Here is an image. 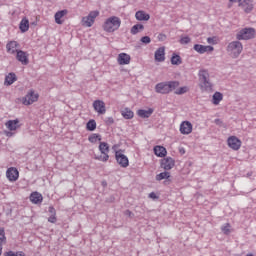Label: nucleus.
Instances as JSON below:
<instances>
[{
  "instance_id": "obj_25",
  "label": "nucleus",
  "mask_w": 256,
  "mask_h": 256,
  "mask_svg": "<svg viewBox=\"0 0 256 256\" xmlns=\"http://www.w3.org/2000/svg\"><path fill=\"white\" fill-rule=\"evenodd\" d=\"M135 17L137 21H149V19H151V16L143 10L137 11Z\"/></svg>"
},
{
  "instance_id": "obj_24",
  "label": "nucleus",
  "mask_w": 256,
  "mask_h": 256,
  "mask_svg": "<svg viewBox=\"0 0 256 256\" xmlns=\"http://www.w3.org/2000/svg\"><path fill=\"white\" fill-rule=\"evenodd\" d=\"M153 111V108H149L148 110L139 109L137 115L141 117V119H149V117L153 115Z\"/></svg>"
},
{
  "instance_id": "obj_37",
  "label": "nucleus",
  "mask_w": 256,
  "mask_h": 256,
  "mask_svg": "<svg viewBox=\"0 0 256 256\" xmlns=\"http://www.w3.org/2000/svg\"><path fill=\"white\" fill-rule=\"evenodd\" d=\"M188 91H189V87L187 86L180 87L175 90V95H184V93H187Z\"/></svg>"
},
{
  "instance_id": "obj_39",
  "label": "nucleus",
  "mask_w": 256,
  "mask_h": 256,
  "mask_svg": "<svg viewBox=\"0 0 256 256\" xmlns=\"http://www.w3.org/2000/svg\"><path fill=\"white\" fill-rule=\"evenodd\" d=\"M5 237V228H0V245L3 246V243L6 241Z\"/></svg>"
},
{
  "instance_id": "obj_19",
  "label": "nucleus",
  "mask_w": 256,
  "mask_h": 256,
  "mask_svg": "<svg viewBox=\"0 0 256 256\" xmlns=\"http://www.w3.org/2000/svg\"><path fill=\"white\" fill-rule=\"evenodd\" d=\"M239 7H241L245 13H251V11H253V0H243L239 3Z\"/></svg>"
},
{
  "instance_id": "obj_30",
  "label": "nucleus",
  "mask_w": 256,
  "mask_h": 256,
  "mask_svg": "<svg viewBox=\"0 0 256 256\" xmlns=\"http://www.w3.org/2000/svg\"><path fill=\"white\" fill-rule=\"evenodd\" d=\"M121 115L124 117V119H133V117H135V113H133V111L129 108L122 110Z\"/></svg>"
},
{
  "instance_id": "obj_34",
  "label": "nucleus",
  "mask_w": 256,
  "mask_h": 256,
  "mask_svg": "<svg viewBox=\"0 0 256 256\" xmlns=\"http://www.w3.org/2000/svg\"><path fill=\"white\" fill-rule=\"evenodd\" d=\"M181 63H183L181 56H179L178 54H173L171 57V64L172 65H181Z\"/></svg>"
},
{
  "instance_id": "obj_50",
  "label": "nucleus",
  "mask_w": 256,
  "mask_h": 256,
  "mask_svg": "<svg viewBox=\"0 0 256 256\" xmlns=\"http://www.w3.org/2000/svg\"><path fill=\"white\" fill-rule=\"evenodd\" d=\"M3 253V246L0 245V255Z\"/></svg>"
},
{
  "instance_id": "obj_36",
  "label": "nucleus",
  "mask_w": 256,
  "mask_h": 256,
  "mask_svg": "<svg viewBox=\"0 0 256 256\" xmlns=\"http://www.w3.org/2000/svg\"><path fill=\"white\" fill-rule=\"evenodd\" d=\"M221 231L222 233H224V235H230L231 231H233V229H231V224L226 223L221 227Z\"/></svg>"
},
{
  "instance_id": "obj_5",
  "label": "nucleus",
  "mask_w": 256,
  "mask_h": 256,
  "mask_svg": "<svg viewBox=\"0 0 256 256\" xmlns=\"http://www.w3.org/2000/svg\"><path fill=\"white\" fill-rule=\"evenodd\" d=\"M101 155L96 156L97 161H102V163H107L109 161V144L107 142H100L98 147Z\"/></svg>"
},
{
  "instance_id": "obj_49",
  "label": "nucleus",
  "mask_w": 256,
  "mask_h": 256,
  "mask_svg": "<svg viewBox=\"0 0 256 256\" xmlns=\"http://www.w3.org/2000/svg\"><path fill=\"white\" fill-rule=\"evenodd\" d=\"M237 1H241V0H229L230 3H237Z\"/></svg>"
},
{
  "instance_id": "obj_10",
  "label": "nucleus",
  "mask_w": 256,
  "mask_h": 256,
  "mask_svg": "<svg viewBox=\"0 0 256 256\" xmlns=\"http://www.w3.org/2000/svg\"><path fill=\"white\" fill-rule=\"evenodd\" d=\"M227 145L232 151H239L241 149V145H243V142H241V139H239L237 136H230L227 139Z\"/></svg>"
},
{
  "instance_id": "obj_27",
  "label": "nucleus",
  "mask_w": 256,
  "mask_h": 256,
  "mask_svg": "<svg viewBox=\"0 0 256 256\" xmlns=\"http://www.w3.org/2000/svg\"><path fill=\"white\" fill-rule=\"evenodd\" d=\"M21 33H27L29 31V19L23 18L19 24Z\"/></svg>"
},
{
  "instance_id": "obj_33",
  "label": "nucleus",
  "mask_w": 256,
  "mask_h": 256,
  "mask_svg": "<svg viewBox=\"0 0 256 256\" xmlns=\"http://www.w3.org/2000/svg\"><path fill=\"white\" fill-rule=\"evenodd\" d=\"M101 135L100 134H97V133H93L91 134L89 137H88V141L90 143H97L98 141L101 142Z\"/></svg>"
},
{
  "instance_id": "obj_38",
  "label": "nucleus",
  "mask_w": 256,
  "mask_h": 256,
  "mask_svg": "<svg viewBox=\"0 0 256 256\" xmlns=\"http://www.w3.org/2000/svg\"><path fill=\"white\" fill-rule=\"evenodd\" d=\"M179 42L181 45H189V43H191V38L189 36H182Z\"/></svg>"
},
{
  "instance_id": "obj_4",
  "label": "nucleus",
  "mask_w": 256,
  "mask_h": 256,
  "mask_svg": "<svg viewBox=\"0 0 256 256\" xmlns=\"http://www.w3.org/2000/svg\"><path fill=\"white\" fill-rule=\"evenodd\" d=\"M5 127L8 129V131L4 132L6 137H13L17 133V129H21V122L19 119L8 120L5 122Z\"/></svg>"
},
{
  "instance_id": "obj_12",
  "label": "nucleus",
  "mask_w": 256,
  "mask_h": 256,
  "mask_svg": "<svg viewBox=\"0 0 256 256\" xmlns=\"http://www.w3.org/2000/svg\"><path fill=\"white\" fill-rule=\"evenodd\" d=\"M160 167L162 169H164V171H171V169H173V167H175V159H173L170 156L164 157L160 161Z\"/></svg>"
},
{
  "instance_id": "obj_23",
  "label": "nucleus",
  "mask_w": 256,
  "mask_h": 256,
  "mask_svg": "<svg viewBox=\"0 0 256 256\" xmlns=\"http://www.w3.org/2000/svg\"><path fill=\"white\" fill-rule=\"evenodd\" d=\"M154 155L156 157H167V148L163 146H155L154 147Z\"/></svg>"
},
{
  "instance_id": "obj_51",
  "label": "nucleus",
  "mask_w": 256,
  "mask_h": 256,
  "mask_svg": "<svg viewBox=\"0 0 256 256\" xmlns=\"http://www.w3.org/2000/svg\"><path fill=\"white\" fill-rule=\"evenodd\" d=\"M126 213H127V215H129V216L132 215L131 211H129V210H127Z\"/></svg>"
},
{
  "instance_id": "obj_18",
  "label": "nucleus",
  "mask_w": 256,
  "mask_h": 256,
  "mask_svg": "<svg viewBox=\"0 0 256 256\" xmlns=\"http://www.w3.org/2000/svg\"><path fill=\"white\" fill-rule=\"evenodd\" d=\"M16 58L22 65H29V55L26 52L22 50L17 51Z\"/></svg>"
},
{
  "instance_id": "obj_40",
  "label": "nucleus",
  "mask_w": 256,
  "mask_h": 256,
  "mask_svg": "<svg viewBox=\"0 0 256 256\" xmlns=\"http://www.w3.org/2000/svg\"><path fill=\"white\" fill-rule=\"evenodd\" d=\"M4 256H25V254L23 252L9 251V252L4 253Z\"/></svg>"
},
{
  "instance_id": "obj_16",
  "label": "nucleus",
  "mask_w": 256,
  "mask_h": 256,
  "mask_svg": "<svg viewBox=\"0 0 256 256\" xmlns=\"http://www.w3.org/2000/svg\"><path fill=\"white\" fill-rule=\"evenodd\" d=\"M193 49L194 51H196V53H199L200 55H203V53H211L215 51V48L213 46H205L201 44H195Z\"/></svg>"
},
{
  "instance_id": "obj_43",
  "label": "nucleus",
  "mask_w": 256,
  "mask_h": 256,
  "mask_svg": "<svg viewBox=\"0 0 256 256\" xmlns=\"http://www.w3.org/2000/svg\"><path fill=\"white\" fill-rule=\"evenodd\" d=\"M141 42L145 44L151 43V38L149 36H144L141 38Z\"/></svg>"
},
{
  "instance_id": "obj_31",
  "label": "nucleus",
  "mask_w": 256,
  "mask_h": 256,
  "mask_svg": "<svg viewBox=\"0 0 256 256\" xmlns=\"http://www.w3.org/2000/svg\"><path fill=\"white\" fill-rule=\"evenodd\" d=\"M168 170H166L165 172H161L159 174L156 175V181H163V179H171V172H167Z\"/></svg>"
},
{
  "instance_id": "obj_32",
  "label": "nucleus",
  "mask_w": 256,
  "mask_h": 256,
  "mask_svg": "<svg viewBox=\"0 0 256 256\" xmlns=\"http://www.w3.org/2000/svg\"><path fill=\"white\" fill-rule=\"evenodd\" d=\"M144 29H145V26H143V24H136L131 28L130 33L132 35H137L139 31H143Z\"/></svg>"
},
{
  "instance_id": "obj_6",
  "label": "nucleus",
  "mask_w": 256,
  "mask_h": 256,
  "mask_svg": "<svg viewBox=\"0 0 256 256\" xmlns=\"http://www.w3.org/2000/svg\"><path fill=\"white\" fill-rule=\"evenodd\" d=\"M198 75L202 83L201 87H203L205 91H210V89H213V84H211V81H209V72L207 70H200Z\"/></svg>"
},
{
  "instance_id": "obj_1",
  "label": "nucleus",
  "mask_w": 256,
  "mask_h": 256,
  "mask_svg": "<svg viewBox=\"0 0 256 256\" xmlns=\"http://www.w3.org/2000/svg\"><path fill=\"white\" fill-rule=\"evenodd\" d=\"M121 27V18L117 16H111L107 18L102 28L106 33H115V31H119V28Z\"/></svg>"
},
{
  "instance_id": "obj_47",
  "label": "nucleus",
  "mask_w": 256,
  "mask_h": 256,
  "mask_svg": "<svg viewBox=\"0 0 256 256\" xmlns=\"http://www.w3.org/2000/svg\"><path fill=\"white\" fill-rule=\"evenodd\" d=\"M117 149H119V145L116 144L112 146V150L115 151V155H117V151H119Z\"/></svg>"
},
{
  "instance_id": "obj_3",
  "label": "nucleus",
  "mask_w": 256,
  "mask_h": 256,
  "mask_svg": "<svg viewBox=\"0 0 256 256\" xmlns=\"http://www.w3.org/2000/svg\"><path fill=\"white\" fill-rule=\"evenodd\" d=\"M227 51L232 59H237L243 52V44L239 41H233L228 44Z\"/></svg>"
},
{
  "instance_id": "obj_46",
  "label": "nucleus",
  "mask_w": 256,
  "mask_h": 256,
  "mask_svg": "<svg viewBox=\"0 0 256 256\" xmlns=\"http://www.w3.org/2000/svg\"><path fill=\"white\" fill-rule=\"evenodd\" d=\"M150 199H158L157 194L155 192H152L149 194Z\"/></svg>"
},
{
  "instance_id": "obj_28",
  "label": "nucleus",
  "mask_w": 256,
  "mask_h": 256,
  "mask_svg": "<svg viewBox=\"0 0 256 256\" xmlns=\"http://www.w3.org/2000/svg\"><path fill=\"white\" fill-rule=\"evenodd\" d=\"M15 81H17V75H15V73H9L5 77L4 85H13Z\"/></svg>"
},
{
  "instance_id": "obj_21",
  "label": "nucleus",
  "mask_w": 256,
  "mask_h": 256,
  "mask_svg": "<svg viewBox=\"0 0 256 256\" xmlns=\"http://www.w3.org/2000/svg\"><path fill=\"white\" fill-rule=\"evenodd\" d=\"M155 61L158 63H163L165 61V47H160L155 52Z\"/></svg>"
},
{
  "instance_id": "obj_48",
  "label": "nucleus",
  "mask_w": 256,
  "mask_h": 256,
  "mask_svg": "<svg viewBox=\"0 0 256 256\" xmlns=\"http://www.w3.org/2000/svg\"><path fill=\"white\" fill-rule=\"evenodd\" d=\"M109 123H115V120L113 118H108Z\"/></svg>"
},
{
  "instance_id": "obj_7",
  "label": "nucleus",
  "mask_w": 256,
  "mask_h": 256,
  "mask_svg": "<svg viewBox=\"0 0 256 256\" xmlns=\"http://www.w3.org/2000/svg\"><path fill=\"white\" fill-rule=\"evenodd\" d=\"M255 37V29L253 28H244L236 35V39L238 41H247L249 39H253Z\"/></svg>"
},
{
  "instance_id": "obj_45",
  "label": "nucleus",
  "mask_w": 256,
  "mask_h": 256,
  "mask_svg": "<svg viewBox=\"0 0 256 256\" xmlns=\"http://www.w3.org/2000/svg\"><path fill=\"white\" fill-rule=\"evenodd\" d=\"M49 213H51V215H57V213L55 212V208L53 206L49 207Z\"/></svg>"
},
{
  "instance_id": "obj_26",
  "label": "nucleus",
  "mask_w": 256,
  "mask_h": 256,
  "mask_svg": "<svg viewBox=\"0 0 256 256\" xmlns=\"http://www.w3.org/2000/svg\"><path fill=\"white\" fill-rule=\"evenodd\" d=\"M17 47H19V44L17 43V41H10L7 45H6V49L9 53H11L12 55L14 53H17Z\"/></svg>"
},
{
  "instance_id": "obj_13",
  "label": "nucleus",
  "mask_w": 256,
  "mask_h": 256,
  "mask_svg": "<svg viewBox=\"0 0 256 256\" xmlns=\"http://www.w3.org/2000/svg\"><path fill=\"white\" fill-rule=\"evenodd\" d=\"M181 135H191L193 133V124L190 121H182L179 127Z\"/></svg>"
},
{
  "instance_id": "obj_15",
  "label": "nucleus",
  "mask_w": 256,
  "mask_h": 256,
  "mask_svg": "<svg viewBox=\"0 0 256 256\" xmlns=\"http://www.w3.org/2000/svg\"><path fill=\"white\" fill-rule=\"evenodd\" d=\"M6 177L10 183H15L19 179V170L15 167H10L6 171Z\"/></svg>"
},
{
  "instance_id": "obj_35",
  "label": "nucleus",
  "mask_w": 256,
  "mask_h": 256,
  "mask_svg": "<svg viewBox=\"0 0 256 256\" xmlns=\"http://www.w3.org/2000/svg\"><path fill=\"white\" fill-rule=\"evenodd\" d=\"M87 131H95L97 129V122L95 120H89L86 124Z\"/></svg>"
},
{
  "instance_id": "obj_9",
  "label": "nucleus",
  "mask_w": 256,
  "mask_h": 256,
  "mask_svg": "<svg viewBox=\"0 0 256 256\" xmlns=\"http://www.w3.org/2000/svg\"><path fill=\"white\" fill-rule=\"evenodd\" d=\"M39 101V93H35V90H30L25 97L22 98L23 105H33Z\"/></svg>"
},
{
  "instance_id": "obj_44",
  "label": "nucleus",
  "mask_w": 256,
  "mask_h": 256,
  "mask_svg": "<svg viewBox=\"0 0 256 256\" xmlns=\"http://www.w3.org/2000/svg\"><path fill=\"white\" fill-rule=\"evenodd\" d=\"M165 39H167V35H165V34H159L158 35V40L159 41H165Z\"/></svg>"
},
{
  "instance_id": "obj_29",
  "label": "nucleus",
  "mask_w": 256,
  "mask_h": 256,
  "mask_svg": "<svg viewBox=\"0 0 256 256\" xmlns=\"http://www.w3.org/2000/svg\"><path fill=\"white\" fill-rule=\"evenodd\" d=\"M223 101V94L221 92H215L212 96L213 105H219Z\"/></svg>"
},
{
  "instance_id": "obj_20",
  "label": "nucleus",
  "mask_w": 256,
  "mask_h": 256,
  "mask_svg": "<svg viewBox=\"0 0 256 256\" xmlns=\"http://www.w3.org/2000/svg\"><path fill=\"white\" fill-rule=\"evenodd\" d=\"M30 201L34 205H39V203H43V195L39 192H32L30 194Z\"/></svg>"
},
{
  "instance_id": "obj_42",
  "label": "nucleus",
  "mask_w": 256,
  "mask_h": 256,
  "mask_svg": "<svg viewBox=\"0 0 256 256\" xmlns=\"http://www.w3.org/2000/svg\"><path fill=\"white\" fill-rule=\"evenodd\" d=\"M49 223H57V216L56 214H52L49 218H48Z\"/></svg>"
},
{
  "instance_id": "obj_8",
  "label": "nucleus",
  "mask_w": 256,
  "mask_h": 256,
  "mask_svg": "<svg viewBox=\"0 0 256 256\" xmlns=\"http://www.w3.org/2000/svg\"><path fill=\"white\" fill-rule=\"evenodd\" d=\"M99 15L98 10L91 11L88 16H85L82 18V25L83 27H93V24L95 23V19H97V16Z\"/></svg>"
},
{
  "instance_id": "obj_11",
  "label": "nucleus",
  "mask_w": 256,
  "mask_h": 256,
  "mask_svg": "<svg viewBox=\"0 0 256 256\" xmlns=\"http://www.w3.org/2000/svg\"><path fill=\"white\" fill-rule=\"evenodd\" d=\"M115 158L120 167H123L124 169L129 167V158L123 154V151H116Z\"/></svg>"
},
{
  "instance_id": "obj_2",
  "label": "nucleus",
  "mask_w": 256,
  "mask_h": 256,
  "mask_svg": "<svg viewBox=\"0 0 256 256\" xmlns=\"http://www.w3.org/2000/svg\"><path fill=\"white\" fill-rule=\"evenodd\" d=\"M177 87H179V81L161 82L155 86V91L156 93L167 95V93H171V91H175Z\"/></svg>"
},
{
  "instance_id": "obj_41",
  "label": "nucleus",
  "mask_w": 256,
  "mask_h": 256,
  "mask_svg": "<svg viewBox=\"0 0 256 256\" xmlns=\"http://www.w3.org/2000/svg\"><path fill=\"white\" fill-rule=\"evenodd\" d=\"M207 43H209V45H217L219 39H217V37H209L207 38Z\"/></svg>"
},
{
  "instance_id": "obj_22",
  "label": "nucleus",
  "mask_w": 256,
  "mask_h": 256,
  "mask_svg": "<svg viewBox=\"0 0 256 256\" xmlns=\"http://www.w3.org/2000/svg\"><path fill=\"white\" fill-rule=\"evenodd\" d=\"M68 13L69 11L67 10H60L56 12L54 15L55 23H57V25H63V17H65V15Z\"/></svg>"
},
{
  "instance_id": "obj_17",
  "label": "nucleus",
  "mask_w": 256,
  "mask_h": 256,
  "mask_svg": "<svg viewBox=\"0 0 256 256\" xmlns=\"http://www.w3.org/2000/svg\"><path fill=\"white\" fill-rule=\"evenodd\" d=\"M117 63L118 65H129L131 63V55L125 52L118 54Z\"/></svg>"
},
{
  "instance_id": "obj_14",
  "label": "nucleus",
  "mask_w": 256,
  "mask_h": 256,
  "mask_svg": "<svg viewBox=\"0 0 256 256\" xmlns=\"http://www.w3.org/2000/svg\"><path fill=\"white\" fill-rule=\"evenodd\" d=\"M93 109L99 115H105L107 113V107L105 106V102L103 100H95L93 102Z\"/></svg>"
}]
</instances>
